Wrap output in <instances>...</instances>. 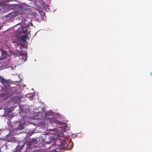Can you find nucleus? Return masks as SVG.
I'll use <instances>...</instances> for the list:
<instances>
[{"mask_svg":"<svg viewBox=\"0 0 152 152\" xmlns=\"http://www.w3.org/2000/svg\"><path fill=\"white\" fill-rule=\"evenodd\" d=\"M45 113L44 119L45 120L49 121L51 123H54L58 124H61V122L56 120L53 113L45 112Z\"/></svg>","mask_w":152,"mask_h":152,"instance_id":"f257e3e1","label":"nucleus"},{"mask_svg":"<svg viewBox=\"0 0 152 152\" xmlns=\"http://www.w3.org/2000/svg\"><path fill=\"white\" fill-rule=\"evenodd\" d=\"M0 82L3 85L4 89L6 90L9 89L10 84L9 80H6L3 77L0 76Z\"/></svg>","mask_w":152,"mask_h":152,"instance_id":"f03ea898","label":"nucleus"},{"mask_svg":"<svg viewBox=\"0 0 152 152\" xmlns=\"http://www.w3.org/2000/svg\"><path fill=\"white\" fill-rule=\"evenodd\" d=\"M37 142V140L35 139H32L31 140H29L27 142V144L31 147H33L34 145Z\"/></svg>","mask_w":152,"mask_h":152,"instance_id":"7ed1b4c3","label":"nucleus"},{"mask_svg":"<svg viewBox=\"0 0 152 152\" xmlns=\"http://www.w3.org/2000/svg\"><path fill=\"white\" fill-rule=\"evenodd\" d=\"M1 59H3L6 58L7 55V51L4 50H1Z\"/></svg>","mask_w":152,"mask_h":152,"instance_id":"20e7f679","label":"nucleus"},{"mask_svg":"<svg viewBox=\"0 0 152 152\" xmlns=\"http://www.w3.org/2000/svg\"><path fill=\"white\" fill-rule=\"evenodd\" d=\"M22 30L23 33L25 34H27L30 31L28 29V26L25 27H22Z\"/></svg>","mask_w":152,"mask_h":152,"instance_id":"39448f33","label":"nucleus"},{"mask_svg":"<svg viewBox=\"0 0 152 152\" xmlns=\"http://www.w3.org/2000/svg\"><path fill=\"white\" fill-rule=\"evenodd\" d=\"M5 8H6L5 6L2 4H0V12H6L5 10H4Z\"/></svg>","mask_w":152,"mask_h":152,"instance_id":"423d86ee","label":"nucleus"},{"mask_svg":"<svg viewBox=\"0 0 152 152\" xmlns=\"http://www.w3.org/2000/svg\"><path fill=\"white\" fill-rule=\"evenodd\" d=\"M23 145L20 146L18 145L16 148V150L14 152H20V150L22 148Z\"/></svg>","mask_w":152,"mask_h":152,"instance_id":"0eeeda50","label":"nucleus"},{"mask_svg":"<svg viewBox=\"0 0 152 152\" xmlns=\"http://www.w3.org/2000/svg\"><path fill=\"white\" fill-rule=\"evenodd\" d=\"M8 140L11 142H14L16 140L15 138L13 136L10 137H8Z\"/></svg>","mask_w":152,"mask_h":152,"instance_id":"6e6552de","label":"nucleus"},{"mask_svg":"<svg viewBox=\"0 0 152 152\" xmlns=\"http://www.w3.org/2000/svg\"><path fill=\"white\" fill-rule=\"evenodd\" d=\"M21 58L23 60L22 61H23L24 62L27 59V57L26 55V54H24L23 55H21Z\"/></svg>","mask_w":152,"mask_h":152,"instance_id":"1a4fd4ad","label":"nucleus"},{"mask_svg":"<svg viewBox=\"0 0 152 152\" xmlns=\"http://www.w3.org/2000/svg\"><path fill=\"white\" fill-rule=\"evenodd\" d=\"M20 129V128H16L15 130H12V132H11L10 130V132H11L10 133V134L11 133H12V135H14V134H13V133H16V131L17 130H18L19 129Z\"/></svg>","mask_w":152,"mask_h":152,"instance_id":"9d476101","label":"nucleus"},{"mask_svg":"<svg viewBox=\"0 0 152 152\" xmlns=\"http://www.w3.org/2000/svg\"><path fill=\"white\" fill-rule=\"evenodd\" d=\"M26 36H21L20 38L19 39L20 41H25V39H26Z\"/></svg>","mask_w":152,"mask_h":152,"instance_id":"9b49d317","label":"nucleus"},{"mask_svg":"<svg viewBox=\"0 0 152 152\" xmlns=\"http://www.w3.org/2000/svg\"><path fill=\"white\" fill-rule=\"evenodd\" d=\"M64 148H67L68 149H70V147H69V145H68V144H65L64 145Z\"/></svg>","mask_w":152,"mask_h":152,"instance_id":"f8f14e48","label":"nucleus"},{"mask_svg":"<svg viewBox=\"0 0 152 152\" xmlns=\"http://www.w3.org/2000/svg\"><path fill=\"white\" fill-rule=\"evenodd\" d=\"M11 53L14 56H15L17 55L16 53L15 52L12 51Z\"/></svg>","mask_w":152,"mask_h":152,"instance_id":"ddd939ff","label":"nucleus"},{"mask_svg":"<svg viewBox=\"0 0 152 152\" xmlns=\"http://www.w3.org/2000/svg\"><path fill=\"white\" fill-rule=\"evenodd\" d=\"M2 64H1V66H0V68H2Z\"/></svg>","mask_w":152,"mask_h":152,"instance_id":"4468645a","label":"nucleus"},{"mask_svg":"<svg viewBox=\"0 0 152 152\" xmlns=\"http://www.w3.org/2000/svg\"><path fill=\"white\" fill-rule=\"evenodd\" d=\"M0 66H1V63H0ZM2 69V68H0V70H1Z\"/></svg>","mask_w":152,"mask_h":152,"instance_id":"2eb2a0df","label":"nucleus"},{"mask_svg":"<svg viewBox=\"0 0 152 152\" xmlns=\"http://www.w3.org/2000/svg\"><path fill=\"white\" fill-rule=\"evenodd\" d=\"M45 19L44 18H44H43V19H44V20H46V17H45Z\"/></svg>","mask_w":152,"mask_h":152,"instance_id":"dca6fc26","label":"nucleus"},{"mask_svg":"<svg viewBox=\"0 0 152 152\" xmlns=\"http://www.w3.org/2000/svg\"><path fill=\"white\" fill-rule=\"evenodd\" d=\"M150 74H151V75L152 76V73L151 72Z\"/></svg>","mask_w":152,"mask_h":152,"instance_id":"f3484780","label":"nucleus"},{"mask_svg":"<svg viewBox=\"0 0 152 152\" xmlns=\"http://www.w3.org/2000/svg\"><path fill=\"white\" fill-rule=\"evenodd\" d=\"M4 96H6V94H3Z\"/></svg>","mask_w":152,"mask_h":152,"instance_id":"a211bd4d","label":"nucleus"}]
</instances>
